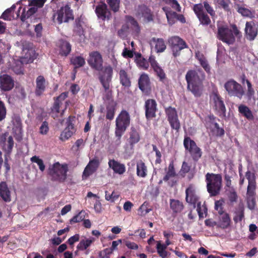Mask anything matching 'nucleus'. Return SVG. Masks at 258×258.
I'll return each instance as SVG.
<instances>
[{
    "instance_id": "f257e3e1",
    "label": "nucleus",
    "mask_w": 258,
    "mask_h": 258,
    "mask_svg": "<svg viewBox=\"0 0 258 258\" xmlns=\"http://www.w3.org/2000/svg\"><path fill=\"white\" fill-rule=\"evenodd\" d=\"M199 72L201 73L202 78L196 71L192 70H188L185 75L187 89L197 97H200L202 94L203 80L205 77L202 71L199 70Z\"/></svg>"
},
{
    "instance_id": "f03ea898",
    "label": "nucleus",
    "mask_w": 258,
    "mask_h": 258,
    "mask_svg": "<svg viewBox=\"0 0 258 258\" xmlns=\"http://www.w3.org/2000/svg\"><path fill=\"white\" fill-rule=\"evenodd\" d=\"M241 32L235 24L230 25V28L227 25L218 27L217 38L228 45L233 44L235 41V37L241 36Z\"/></svg>"
},
{
    "instance_id": "7ed1b4c3",
    "label": "nucleus",
    "mask_w": 258,
    "mask_h": 258,
    "mask_svg": "<svg viewBox=\"0 0 258 258\" xmlns=\"http://www.w3.org/2000/svg\"><path fill=\"white\" fill-rule=\"evenodd\" d=\"M130 122L131 117L129 113L125 110H121L115 120V135L118 140H120L130 126Z\"/></svg>"
},
{
    "instance_id": "20e7f679",
    "label": "nucleus",
    "mask_w": 258,
    "mask_h": 258,
    "mask_svg": "<svg viewBox=\"0 0 258 258\" xmlns=\"http://www.w3.org/2000/svg\"><path fill=\"white\" fill-rule=\"evenodd\" d=\"M68 170L66 164H60L59 162H55L49 167L48 173L53 180L63 182L67 178Z\"/></svg>"
},
{
    "instance_id": "39448f33",
    "label": "nucleus",
    "mask_w": 258,
    "mask_h": 258,
    "mask_svg": "<svg viewBox=\"0 0 258 258\" xmlns=\"http://www.w3.org/2000/svg\"><path fill=\"white\" fill-rule=\"evenodd\" d=\"M206 176L208 192L211 196H216L219 193L221 187V176L219 174L207 173Z\"/></svg>"
},
{
    "instance_id": "423d86ee",
    "label": "nucleus",
    "mask_w": 258,
    "mask_h": 258,
    "mask_svg": "<svg viewBox=\"0 0 258 258\" xmlns=\"http://www.w3.org/2000/svg\"><path fill=\"white\" fill-rule=\"evenodd\" d=\"M224 88L230 97H235L241 99L245 94L242 86L232 79L225 82Z\"/></svg>"
},
{
    "instance_id": "0eeeda50",
    "label": "nucleus",
    "mask_w": 258,
    "mask_h": 258,
    "mask_svg": "<svg viewBox=\"0 0 258 258\" xmlns=\"http://www.w3.org/2000/svg\"><path fill=\"white\" fill-rule=\"evenodd\" d=\"M54 22L56 19L57 22L60 24L62 23H68L71 20H74V15L70 6L67 4L61 7L52 16Z\"/></svg>"
},
{
    "instance_id": "6e6552de",
    "label": "nucleus",
    "mask_w": 258,
    "mask_h": 258,
    "mask_svg": "<svg viewBox=\"0 0 258 258\" xmlns=\"http://www.w3.org/2000/svg\"><path fill=\"white\" fill-rule=\"evenodd\" d=\"M168 42L172 51V54L175 57L180 54L181 50L188 47L186 42L177 36L169 37L168 39Z\"/></svg>"
},
{
    "instance_id": "1a4fd4ad",
    "label": "nucleus",
    "mask_w": 258,
    "mask_h": 258,
    "mask_svg": "<svg viewBox=\"0 0 258 258\" xmlns=\"http://www.w3.org/2000/svg\"><path fill=\"white\" fill-rule=\"evenodd\" d=\"M183 146L185 151L189 152L194 161H198L201 157L202 155L201 149L189 137L184 136Z\"/></svg>"
},
{
    "instance_id": "9d476101",
    "label": "nucleus",
    "mask_w": 258,
    "mask_h": 258,
    "mask_svg": "<svg viewBox=\"0 0 258 258\" xmlns=\"http://www.w3.org/2000/svg\"><path fill=\"white\" fill-rule=\"evenodd\" d=\"M98 79L102 87L111 86L113 77V68L110 65L105 66L101 70H97Z\"/></svg>"
},
{
    "instance_id": "9b49d317",
    "label": "nucleus",
    "mask_w": 258,
    "mask_h": 258,
    "mask_svg": "<svg viewBox=\"0 0 258 258\" xmlns=\"http://www.w3.org/2000/svg\"><path fill=\"white\" fill-rule=\"evenodd\" d=\"M76 122V117L70 115L67 119V126L60 134L59 139L62 141H65L71 137L76 132V128L75 126Z\"/></svg>"
},
{
    "instance_id": "f8f14e48",
    "label": "nucleus",
    "mask_w": 258,
    "mask_h": 258,
    "mask_svg": "<svg viewBox=\"0 0 258 258\" xmlns=\"http://www.w3.org/2000/svg\"><path fill=\"white\" fill-rule=\"evenodd\" d=\"M138 87L143 95L149 96L152 91L151 82L149 75L146 73L142 74L138 79Z\"/></svg>"
},
{
    "instance_id": "ddd939ff",
    "label": "nucleus",
    "mask_w": 258,
    "mask_h": 258,
    "mask_svg": "<svg viewBox=\"0 0 258 258\" xmlns=\"http://www.w3.org/2000/svg\"><path fill=\"white\" fill-rule=\"evenodd\" d=\"M165 112L171 127L178 132L180 128V123L176 109L169 106L165 109Z\"/></svg>"
},
{
    "instance_id": "4468645a",
    "label": "nucleus",
    "mask_w": 258,
    "mask_h": 258,
    "mask_svg": "<svg viewBox=\"0 0 258 258\" xmlns=\"http://www.w3.org/2000/svg\"><path fill=\"white\" fill-rule=\"evenodd\" d=\"M88 63L90 67L96 71L101 70L103 66V60L101 53L97 51H92L89 53Z\"/></svg>"
},
{
    "instance_id": "2eb2a0df",
    "label": "nucleus",
    "mask_w": 258,
    "mask_h": 258,
    "mask_svg": "<svg viewBox=\"0 0 258 258\" xmlns=\"http://www.w3.org/2000/svg\"><path fill=\"white\" fill-rule=\"evenodd\" d=\"M193 11L201 25L208 26L211 24V20L208 14L204 12L203 6L201 3L194 5Z\"/></svg>"
},
{
    "instance_id": "dca6fc26",
    "label": "nucleus",
    "mask_w": 258,
    "mask_h": 258,
    "mask_svg": "<svg viewBox=\"0 0 258 258\" xmlns=\"http://www.w3.org/2000/svg\"><path fill=\"white\" fill-rule=\"evenodd\" d=\"M144 110L147 120H151L156 116L157 103L155 99H148L145 102Z\"/></svg>"
},
{
    "instance_id": "f3484780",
    "label": "nucleus",
    "mask_w": 258,
    "mask_h": 258,
    "mask_svg": "<svg viewBox=\"0 0 258 258\" xmlns=\"http://www.w3.org/2000/svg\"><path fill=\"white\" fill-rule=\"evenodd\" d=\"M245 36L249 41L255 39L258 34V26L253 21L246 22L244 29Z\"/></svg>"
},
{
    "instance_id": "a211bd4d",
    "label": "nucleus",
    "mask_w": 258,
    "mask_h": 258,
    "mask_svg": "<svg viewBox=\"0 0 258 258\" xmlns=\"http://www.w3.org/2000/svg\"><path fill=\"white\" fill-rule=\"evenodd\" d=\"M95 13L98 19L104 21L109 20L111 18L110 11L108 9L107 6L105 3H101L95 8Z\"/></svg>"
},
{
    "instance_id": "6ab92c4d",
    "label": "nucleus",
    "mask_w": 258,
    "mask_h": 258,
    "mask_svg": "<svg viewBox=\"0 0 258 258\" xmlns=\"http://www.w3.org/2000/svg\"><path fill=\"white\" fill-rule=\"evenodd\" d=\"M211 99L214 103V109L219 113L225 114L226 112V107L222 98L217 91L212 93Z\"/></svg>"
},
{
    "instance_id": "aec40b11",
    "label": "nucleus",
    "mask_w": 258,
    "mask_h": 258,
    "mask_svg": "<svg viewBox=\"0 0 258 258\" xmlns=\"http://www.w3.org/2000/svg\"><path fill=\"white\" fill-rule=\"evenodd\" d=\"M15 81L13 78L8 75L0 76V88L2 91L7 92L11 91L14 87Z\"/></svg>"
},
{
    "instance_id": "412c9836",
    "label": "nucleus",
    "mask_w": 258,
    "mask_h": 258,
    "mask_svg": "<svg viewBox=\"0 0 258 258\" xmlns=\"http://www.w3.org/2000/svg\"><path fill=\"white\" fill-rule=\"evenodd\" d=\"M56 46L58 48L59 54L62 56H68L72 50V46L70 43L67 40L62 39L58 40L56 43Z\"/></svg>"
},
{
    "instance_id": "4be33fe9",
    "label": "nucleus",
    "mask_w": 258,
    "mask_h": 258,
    "mask_svg": "<svg viewBox=\"0 0 258 258\" xmlns=\"http://www.w3.org/2000/svg\"><path fill=\"white\" fill-rule=\"evenodd\" d=\"M137 13L138 15L141 16L147 22L153 21V14L151 9L145 5L139 6Z\"/></svg>"
},
{
    "instance_id": "5701e85b",
    "label": "nucleus",
    "mask_w": 258,
    "mask_h": 258,
    "mask_svg": "<svg viewBox=\"0 0 258 258\" xmlns=\"http://www.w3.org/2000/svg\"><path fill=\"white\" fill-rule=\"evenodd\" d=\"M186 201L195 206L196 204L198 201V197L196 194L195 187L192 185H189L186 189Z\"/></svg>"
},
{
    "instance_id": "b1692460",
    "label": "nucleus",
    "mask_w": 258,
    "mask_h": 258,
    "mask_svg": "<svg viewBox=\"0 0 258 258\" xmlns=\"http://www.w3.org/2000/svg\"><path fill=\"white\" fill-rule=\"evenodd\" d=\"M46 88V80L43 76H39L36 80L35 94L37 96H41Z\"/></svg>"
},
{
    "instance_id": "393cba45",
    "label": "nucleus",
    "mask_w": 258,
    "mask_h": 258,
    "mask_svg": "<svg viewBox=\"0 0 258 258\" xmlns=\"http://www.w3.org/2000/svg\"><path fill=\"white\" fill-rule=\"evenodd\" d=\"M128 142L131 144L135 145L140 142L141 140L140 130L139 128L132 127L129 132Z\"/></svg>"
},
{
    "instance_id": "a878e982",
    "label": "nucleus",
    "mask_w": 258,
    "mask_h": 258,
    "mask_svg": "<svg viewBox=\"0 0 258 258\" xmlns=\"http://www.w3.org/2000/svg\"><path fill=\"white\" fill-rule=\"evenodd\" d=\"M217 222L218 227L221 228L222 229H226L230 226L231 219L227 213H220Z\"/></svg>"
},
{
    "instance_id": "bb28decb",
    "label": "nucleus",
    "mask_w": 258,
    "mask_h": 258,
    "mask_svg": "<svg viewBox=\"0 0 258 258\" xmlns=\"http://www.w3.org/2000/svg\"><path fill=\"white\" fill-rule=\"evenodd\" d=\"M99 162H89L85 167L82 175L83 179H87L96 171L99 166Z\"/></svg>"
},
{
    "instance_id": "cd10ccee",
    "label": "nucleus",
    "mask_w": 258,
    "mask_h": 258,
    "mask_svg": "<svg viewBox=\"0 0 258 258\" xmlns=\"http://www.w3.org/2000/svg\"><path fill=\"white\" fill-rule=\"evenodd\" d=\"M150 45L155 44V48L157 52H162L166 48L164 40L163 38H156L153 37L150 40Z\"/></svg>"
},
{
    "instance_id": "c85d7f7f",
    "label": "nucleus",
    "mask_w": 258,
    "mask_h": 258,
    "mask_svg": "<svg viewBox=\"0 0 258 258\" xmlns=\"http://www.w3.org/2000/svg\"><path fill=\"white\" fill-rule=\"evenodd\" d=\"M135 62L137 66L144 70H147L149 67V61L145 59L140 53L135 54Z\"/></svg>"
},
{
    "instance_id": "c756f323",
    "label": "nucleus",
    "mask_w": 258,
    "mask_h": 258,
    "mask_svg": "<svg viewBox=\"0 0 258 258\" xmlns=\"http://www.w3.org/2000/svg\"><path fill=\"white\" fill-rule=\"evenodd\" d=\"M116 102H111L110 103H106V118L107 119L112 120L114 118L115 113L116 110Z\"/></svg>"
},
{
    "instance_id": "7c9ffc66",
    "label": "nucleus",
    "mask_w": 258,
    "mask_h": 258,
    "mask_svg": "<svg viewBox=\"0 0 258 258\" xmlns=\"http://www.w3.org/2000/svg\"><path fill=\"white\" fill-rule=\"evenodd\" d=\"M119 77L120 84L124 87L129 88L131 86V81L127 72L123 69L119 72Z\"/></svg>"
},
{
    "instance_id": "2f4dec72",
    "label": "nucleus",
    "mask_w": 258,
    "mask_h": 258,
    "mask_svg": "<svg viewBox=\"0 0 258 258\" xmlns=\"http://www.w3.org/2000/svg\"><path fill=\"white\" fill-rule=\"evenodd\" d=\"M238 110L239 113L248 120H253L254 116L251 110L245 105H239L238 107Z\"/></svg>"
},
{
    "instance_id": "473e14b6",
    "label": "nucleus",
    "mask_w": 258,
    "mask_h": 258,
    "mask_svg": "<svg viewBox=\"0 0 258 258\" xmlns=\"http://www.w3.org/2000/svg\"><path fill=\"white\" fill-rule=\"evenodd\" d=\"M0 196L6 202L11 201L10 192L6 183L5 182L0 183Z\"/></svg>"
},
{
    "instance_id": "72a5a7b5",
    "label": "nucleus",
    "mask_w": 258,
    "mask_h": 258,
    "mask_svg": "<svg viewBox=\"0 0 258 258\" xmlns=\"http://www.w3.org/2000/svg\"><path fill=\"white\" fill-rule=\"evenodd\" d=\"M125 19L126 23L131 25L133 30L138 35L140 32L141 29L137 20L133 17L130 15H126Z\"/></svg>"
},
{
    "instance_id": "f704fd0d",
    "label": "nucleus",
    "mask_w": 258,
    "mask_h": 258,
    "mask_svg": "<svg viewBox=\"0 0 258 258\" xmlns=\"http://www.w3.org/2000/svg\"><path fill=\"white\" fill-rule=\"evenodd\" d=\"M95 241L94 237L84 238L78 244L77 248L80 250H84L89 247Z\"/></svg>"
},
{
    "instance_id": "c9c22d12",
    "label": "nucleus",
    "mask_w": 258,
    "mask_h": 258,
    "mask_svg": "<svg viewBox=\"0 0 258 258\" xmlns=\"http://www.w3.org/2000/svg\"><path fill=\"white\" fill-rule=\"evenodd\" d=\"M111 86H106V87H102L104 90L103 96V100L105 103H110L111 102H116L113 99V92L110 89Z\"/></svg>"
},
{
    "instance_id": "e433bc0d",
    "label": "nucleus",
    "mask_w": 258,
    "mask_h": 258,
    "mask_svg": "<svg viewBox=\"0 0 258 258\" xmlns=\"http://www.w3.org/2000/svg\"><path fill=\"white\" fill-rule=\"evenodd\" d=\"M85 141L82 138L78 139L72 146L71 150L76 155H79L80 152L84 148Z\"/></svg>"
},
{
    "instance_id": "4c0bfd02",
    "label": "nucleus",
    "mask_w": 258,
    "mask_h": 258,
    "mask_svg": "<svg viewBox=\"0 0 258 258\" xmlns=\"http://www.w3.org/2000/svg\"><path fill=\"white\" fill-rule=\"evenodd\" d=\"M170 207L174 213H178L181 212L183 208L182 203L178 200L171 199L170 201Z\"/></svg>"
},
{
    "instance_id": "58836bf2",
    "label": "nucleus",
    "mask_w": 258,
    "mask_h": 258,
    "mask_svg": "<svg viewBox=\"0 0 258 258\" xmlns=\"http://www.w3.org/2000/svg\"><path fill=\"white\" fill-rule=\"evenodd\" d=\"M37 10V8H36L34 6L29 8L27 12H26L25 8H23L21 16L20 17L21 20L23 22H25L27 19L36 13Z\"/></svg>"
},
{
    "instance_id": "ea45409f",
    "label": "nucleus",
    "mask_w": 258,
    "mask_h": 258,
    "mask_svg": "<svg viewBox=\"0 0 258 258\" xmlns=\"http://www.w3.org/2000/svg\"><path fill=\"white\" fill-rule=\"evenodd\" d=\"M109 166L113 171L118 174H122L125 171V166L120 162H108Z\"/></svg>"
},
{
    "instance_id": "a19ab883",
    "label": "nucleus",
    "mask_w": 258,
    "mask_h": 258,
    "mask_svg": "<svg viewBox=\"0 0 258 258\" xmlns=\"http://www.w3.org/2000/svg\"><path fill=\"white\" fill-rule=\"evenodd\" d=\"M163 10L165 12L168 24L170 25L174 24L176 20L177 13L171 10H166L165 8H163Z\"/></svg>"
},
{
    "instance_id": "79ce46f5",
    "label": "nucleus",
    "mask_w": 258,
    "mask_h": 258,
    "mask_svg": "<svg viewBox=\"0 0 258 258\" xmlns=\"http://www.w3.org/2000/svg\"><path fill=\"white\" fill-rule=\"evenodd\" d=\"M71 62L76 68H79L85 65V60L84 58L81 56H76L72 57Z\"/></svg>"
},
{
    "instance_id": "37998d69",
    "label": "nucleus",
    "mask_w": 258,
    "mask_h": 258,
    "mask_svg": "<svg viewBox=\"0 0 258 258\" xmlns=\"http://www.w3.org/2000/svg\"><path fill=\"white\" fill-rule=\"evenodd\" d=\"M244 217V208L239 205L237 209H236L234 212V216L233 220L235 223L240 222Z\"/></svg>"
},
{
    "instance_id": "c03bdc74",
    "label": "nucleus",
    "mask_w": 258,
    "mask_h": 258,
    "mask_svg": "<svg viewBox=\"0 0 258 258\" xmlns=\"http://www.w3.org/2000/svg\"><path fill=\"white\" fill-rule=\"evenodd\" d=\"M152 68L157 77L159 78L160 81L164 83L165 80L166 79V76L162 68L158 64Z\"/></svg>"
},
{
    "instance_id": "a18cd8bd",
    "label": "nucleus",
    "mask_w": 258,
    "mask_h": 258,
    "mask_svg": "<svg viewBox=\"0 0 258 258\" xmlns=\"http://www.w3.org/2000/svg\"><path fill=\"white\" fill-rule=\"evenodd\" d=\"M147 169L144 162H139L137 164V175L142 177H144L147 175Z\"/></svg>"
},
{
    "instance_id": "49530a36",
    "label": "nucleus",
    "mask_w": 258,
    "mask_h": 258,
    "mask_svg": "<svg viewBox=\"0 0 258 258\" xmlns=\"http://www.w3.org/2000/svg\"><path fill=\"white\" fill-rule=\"evenodd\" d=\"M110 9L114 12L119 11L120 8V0H106Z\"/></svg>"
},
{
    "instance_id": "de8ad7c7",
    "label": "nucleus",
    "mask_w": 258,
    "mask_h": 258,
    "mask_svg": "<svg viewBox=\"0 0 258 258\" xmlns=\"http://www.w3.org/2000/svg\"><path fill=\"white\" fill-rule=\"evenodd\" d=\"M166 248L167 246L164 244H162L159 241H157V250L159 255L163 258H165L167 256L168 253L166 251Z\"/></svg>"
},
{
    "instance_id": "09e8293b",
    "label": "nucleus",
    "mask_w": 258,
    "mask_h": 258,
    "mask_svg": "<svg viewBox=\"0 0 258 258\" xmlns=\"http://www.w3.org/2000/svg\"><path fill=\"white\" fill-rule=\"evenodd\" d=\"M16 8V6L13 5L11 8L7 9L3 13L1 18L5 20H11L12 14Z\"/></svg>"
},
{
    "instance_id": "8fccbe9b",
    "label": "nucleus",
    "mask_w": 258,
    "mask_h": 258,
    "mask_svg": "<svg viewBox=\"0 0 258 258\" xmlns=\"http://www.w3.org/2000/svg\"><path fill=\"white\" fill-rule=\"evenodd\" d=\"M128 30L129 26L127 24H125L122 25L121 28L117 31L118 36L120 38L124 39L127 36Z\"/></svg>"
},
{
    "instance_id": "3c124183",
    "label": "nucleus",
    "mask_w": 258,
    "mask_h": 258,
    "mask_svg": "<svg viewBox=\"0 0 258 258\" xmlns=\"http://www.w3.org/2000/svg\"><path fill=\"white\" fill-rule=\"evenodd\" d=\"M214 1L219 7L222 8L225 11L228 12L230 11L229 0H214Z\"/></svg>"
},
{
    "instance_id": "603ef678",
    "label": "nucleus",
    "mask_w": 258,
    "mask_h": 258,
    "mask_svg": "<svg viewBox=\"0 0 258 258\" xmlns=\"http://www.w3.org/2000/svg\"><path fill=\"white\" fill-rule=\"evenodd\" d=\"M134 153V145L128 143L124 147V151L123 153L125 159L131 156Z\"/></svg>"
},
{
    "instance_id": "864d4df0",
    "label": "nucleus",
    "mask_w": 258,
    "mask_h": 258,
    "mask_svg": "<svg viewBox=\"0 0 258 258\" xmlns=\"http://www.w3.org/2000/svg\"><path fill=\"white\" fill-rule=\"evenodd\" d=\"M237 12L244 17H251L252 14L250 10L239 5H237Z\"/></svg>"
},
{
    "instance_id": "5fc2aeb1",
    "label": "nucleus",
    "mask_w": 258,
    "mask_h": 258,
    "mask_svg": "<svg viewBox=\"0 0 258 258\" xmlns=\"http://www.w3.org/2000/svg\"><path fill=\"white\" fill-rule=\"evenodd\" d=\"M14 140L12 136H9L7 141V143L5 146V149L7 151L8 156H9V154L12 151V150L14 146Z\"/></svg>"
},
{
    "instance_id": "6e6d98bb",
    "label": "nucleus",
    "mask_w": 258,
    "mask_h": 258,
    "mask_svg": "<svg viewBox=\"0 0 258 258\" xmlns=\"http://www.w3.org/2000/svg\"><path fill=\"white\" fill-rule=\"evenodd\" d=\"M105 200L112 203L114 202L119 198V195L114 191H113L111 194H109L107 191H105Z\"/></svg>"
},
{
    "instance_id": "4d7b16f0",
    "label": "nucleus",
    "mask_w": 258,
    "mask_h": 258,
    "mask_svg": "<svg viewBox=\"0 0 258 258\" xmlns=\"http://www.w3.org/2000/svg\"><path fill=\"white\" fill-rule=\"evenodd\" d=\"M197 211L200 218H204L206 216L207 209L204 205H201L200 203H198Z\"/></svg>"
},
{
    "instance_id": "13d9d810",
    "label": "nucleus",
    "mask_w": 258,
    "mask_h": 258,
    "mask_svg": "<svg viewBox=\"0 0 258 258\" xmlns=\"http://www.w3.org/2000/svg\"><path fill=\"white\" fill-rule=\"evenodd\" d=\"M246 83L247 86L246 95L249 99H251L254 94V90L252 88L251 83L248 80H246Z\"/></svg>"
},
{
    "instance_id": "bf43d9fd",
    "label": "nucleus",
    "mask_w": 258,
    "mask_h": 258,
    "mask_svg": "<svg viewBox=\"0 0 258 258\" xmlns=\"http://www.w3.org/2000/svg\"><path fill=\"white\" fill-rule=\"evenodd\" d=\"M203 6V8H204L205 9L207 12L212 17V18L215 17V11L207 2H204Z\"/></svg>"
},
{
    "instance_id": "052dcab7",
    "label": "nucleus",
    "mask_w": 258,
    "mask_h": 258,
    "mask_svg": "<svg viewBox=\"0 0 258 258\" xmlns=\"http://www.w3.org/2000/svg\"><path fill=\"white\" fill-rule=\"evenodd\" d=\"M85 218V212L81 211L77 215L70 220L71 223H78L82 221Z\"/></svg>"
},
{
    "instance_id": "680f3d73",
    "label": "nucleus",
    "mask_w": 258,
    "mask_h": 258,
    "mask_svg": "<svg viewBox=\"0 0 258 258\" xmlns=\"http://www.w3.org/2000/svg\"><path fill=\"white\" fill-rule=\"evenodd\" d=\"M165 4L171 5L173 8H174L178 12H180L181 8L176 0H162Z\"/></svg>"
},
{
    "instance_id": "e2e57ef3",
    "label": "nucleus",
    "mask_w": 258,
    "mask_h": 258,
    "mask_svg": "<svg viewBox=\"0 0 258 258\" xmlns=\"http://www.w3.org/2000/svg\"><path fill=\"white\" fill-rule=\"evenodd\" d=\"M46 0H30L29 1V6H34L36 8H42Z\"/></svg>"
},
{
    "instance_id": "0e129e2a",
    "label": "nucleus",
    "mask_w": 258,
    "mask_h": 258,
    "mask_svg": "<svg viewBox=\"0 0 258 258\" xmlns=\"http://www.w3.org/2000/svg\"><path fill=\"white\" fill-rule=\"evenodd\" d=\"M255 184H248L247 189L246 197H255Z\"/></svg>"
},
{
    "instance_id": "69168bd1",
    "label": "nucleus",
    "mask_w": 258,
    "mask_h": 258,
    "mask_svg": "<svg viewBox=\"0 0 258 258\" xmlns=\"http://www.w3.org/2000/svg\"><path fill=\"white\" fill-rule=\"evenodd\" d=\"M175 172L173 170V165L172 163L170 164L169 165V170L167 172L166 175L164 177V180L167 181L169 180L171 177L174 176Z\"/></svg>"
},
{
    "instance_id": "338daca9",
    "label": "nucleus",
    "mask_w": 258,
    "mask_h": 258,
    "mask_svg": "<svg viewBox=\"0 0 258 258\" xmlns=\"http://www.w3.org/2000/svg\"><path fill=\"white\" fill-rule=\"evenodd\" d=\"M246 201L248 208L253 210L255 206V197H246Z\"/></svg>"
},
{
    "instance_id": "774afa93",
    "label": "nucleus",
    "mask_w": 258,
    "mask_h": 258,
    "mask_svg": "<svg viewBox=\"0 0 258 258\" xmlns=\"http://www.w3.org/2000/svg\"><path fill=\"white\" fill-rule=\"evenodd\" d=\"M48 130V123L46 121H43L40 127L39 133L42 135H46Z\"/></svg>"
}]
</instances>
